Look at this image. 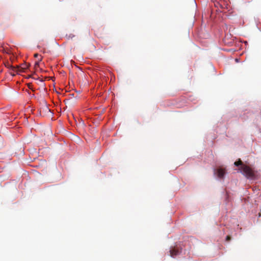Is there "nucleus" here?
I'll use <instances>...</instances> for the list:
<instances>
[{
  "mask_svg": "<svg viewBox=\"0 0 261 261\" xmlns=\"http://www.w3.org/2000/svg\"><path fill=\"white\" fill-rule=\"evenodd\" d=\"M236 166L239 167L240 172L248 178H253L255 177V171L249 166L243 163L240 159L234 163Z\"/></svg>",
  "mask_w": 261,
  "mask_h": 261,
  "instance_id": "nucleus-1",
  "label": "nucleus"
},
{
  "mask_svg": "<svg viewBox=\"0 0 261 261\" xmlns=\"http://www.w3.org/2000/svg\"><path fill=\"white\" fill-rule=\"evenodd\" d=\"M170 255L172 257H174L176 255L179 254L181 252V249H178L177 247H174L171 248L170 250Z\"/></svg>",
  "mask_w": 261,
  "mask_h": 261,
  "instance_id": "nucleus-2",
  "label": "nucleus"
},
{
  "mask_svg": "<svg viewBox=\"0 0 261 261\" xmlns=\"http://www.w3.org/2000/svg\"><path fill=\"white\" fill-rule=\"evenodd\" d=\"M226 173L225 169L219 168L217 170V176L220 178H223Z\"/></svg>",
  "mask_w": 261,
  "mask_h": 261,
  "instance_id": "nucleus-3",
  "label": "nucleus"
},
{
  "mask_svg": "<svg viewBox=\"0 0 261 261\" xmlns=\"http://www.w3.org/2000/svg\"><path fill=\"white\" fill-rule=\"evenodd\" d=\"M16 67V71H13L12 70V71L10 72V74L12 76H15V73L17 72L18 71H22L24 69V68H21V69H20L19 67H18V66Z\"/></svg>",
  "mask_w": 261,
  "mask_h": 261,
  "instance_id": "nucleus-4",
  "label": "nucleus"
},
{
  "mask_svg": "<svg viewBox=\"0 0 261 261\" xmlns=\"http://www.w3.org/2000/svg\"><path fill=\"white\" fill-rule=\"evenodd\" d=\"M6 66L13 71H16V67L9 64V63H8L7 65H6Z\"/></svg>",
  "mask_w": 261,
  "mask_h": 261,
  "instance_id": "nucleus-5",
  "label": "nucleus"
},
{
  "mask_svg": "<svg viewBox=\"0 0 261 261\" xmlns=\"http://www.w3.org/2000/svg\"><path fill=\"white\" fill-rule=\"evenodd\" d=\"M75 37V35H74L73 34H69L68 35H66V38L68 39V40H69V39H72L73 38H74Z\"/></svg>",
  "mask_w": 261,
  "mask_h": 261,
  "instance_id": "nucleus-6",
  "label": "nucleus"
},
{
  "mask_svg": "<svg viewBox=\"0 0 261 261\" xmlns=\"http://www.w3.org/2000/svg\"><path fill=\"white\" fill-rule=\"evenodd\" d=\"M231 240V237L230 236H227L226 237V241H229Z\"/></svg>",
  "mask_w": 261,
  "mask_h": 261,
  "instance_id": "nucleus-7",
  "label": "nucleus"
},
{
  "mask_svg": "<svg viewBox=\"0 0 261 261\" xmlns=\"http://www.w3.org/2000/svg\"><path fill=\"white\" fill-rule=\"evenodd\" d=\"M39 61L36 62L35 63V67H39Z\"/></svg>",
  "mask_w": 261,
  "mask_h": 261,
  "instance_id": "nucleus-8",
  "label": "nucleus"
},
{
  "mask_svg": "<svg viewBox=\"0 0 261 261\" xmlns=\"http://www.w3.org/2000/svg\"><path fill=\"white\" fill-rule=\"evenodd\" d=\"M39 56V55L38 54H34V56L35 58H37L38 57V56Z\"/></svg>",
  "mask_w": 261,
  "mask_h": 261,
  "instance_id": "nucleus-9",
  "label": "nucleus"
},
{
  "mask_svg": "<svg viewBox=\"0 0 261 261\" xmlns=\"http://www.w3.org/2000/svg\"><path fill=\"white\" fill-rule=\"evenodd\" d=\"M31 83L28 84V87H29V88L30 89H31V88L30 87H31Z\"/></svg>",
  "mask_w": 261,
  "mask_h": 261,
  "instance_id": "nucleus-10",
  "label": "nucleus"
},
{
  "mask_svg": "<svg viewBox=\"0 0 261 261\" xmlns=\"http://www.w3.org/2000/svg\"><path fill=\"white\" fill-rule=\"evenodd\" d=\"M42 57H41L40 59H39V60L38 61H39L40 62V61H42Z\"/></svg>",
  "mask_w": 261,
  "mask_h": 261,
  "instance_id": "nucleus-11",
  "label": "nucleus"
},
{
  "mask_svg": "<svg viewBox=\"0 0 261 261\" xmlns=\"http://www.w3.org/2000/svg\"><path fill=\"white\" fill-rule=\"evenodd\" d=\"M43 53H45V49H44V50H43Z\"/></svg>",
  "mask_w": 261,
  "mask_h": 261,
  "instance_id": "nucleus-12",
  "label": "nucleus"
}]
</instances>
